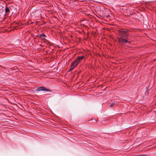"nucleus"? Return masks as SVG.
Returning a JSON list of instances; mask_svg holds the SVG:
<instances>
[{"label": "nucleus", "instance_id": "nucleus-1", "mask_svg": "<svg viewBox=\"0 0 156 156\" xmlns=\"http://www.w3.org/2000/svg\"><path fill=\"white\" fill-rule=\"evenodd\" d=\"M118 34L119 37H118V39L119 42L122 44H126L127 42L130 43L127 39L124 38H127L128 39V37L129 35V33L127 30L122 29L118 30Z\"/></svg>", "mask_w": 156, "mask_h": 156}, {"label": "nucleus", "instance_id": "nucleus-2", "mask_svg": "<svg viewBox=\"0 0 156 156\" xmlns=\"http://www.w3.org/2000/svg\"><path fill=\"white\" fill-rule=\"evenodd\" d=\"M84 58L85 56H84L78 57L74 62H73L72 64V65L74 67H76L77 66L80 62L82 61Z\"/></svg>", "mask_w": 156, "mask_h": 156}, {"label": "nucleus", "instance_id": "nucleus-3", "mask_svg": "<svg viewBox=\"0 0 156 156\" xmlns=\"http://www.w3.org/2000/svg\"><path fill=\"white\" fill-rule=\"evenodd\" d=\"M47 91L49 92H51V91L49 89H47L44 87H39L37 88L36 90V91L37 92L40 91Z\"/></svg>", "mask_w": 156, "mask_h": 156}, {"label": "nucleus", "instance_id": "nucleus-4", "mask_svg": "<svg viewBox=\"0 0 156 156\" xmlns=\"http://www.w3.org/2000/svg\"><path fill=\"white\" fill-rule=\"evenodd\" d=\"M39 37L41 38L42 40H45V37H46V36L44 34H41L39 35Z\"/></svg>", "mask_w": 156, "mask_h": 156}, {"label": "nucleus", "instance_id": "nucleus-5", "mask_svg": "<svg viewBox=\"0 0 156 156\" xmlns=\"http://www.w3.org/2000/svg\"><path fill=\"white\" fill-rule=\"evenodd\" d=\"M9 7H6L5 9V12L7 15H8L9 12H10V9Z\"/></svg>", "mask_w": 156, "mask_h": 156}, {"label": "nucleus", "instance_id": "nucleus-6", "mask_svg": "<svg viewBox=\"0 0 156 156\" xmlns=\"http://www.w3.org/2000/svg\"><path fill=\"white\" fill-rule=\"evenodd\" d=\"M75 67H74L72 65H71L70 69L69 70V71H71Z\"/></svg>", "mask_w": 156, "mask_h": 156}, {"label": "nucleus", "instance_id": "nucleus-7", "mask_svg": "<svg viewBox=\"0 0 156 156\" xmlns=\"http://www.w3.org/2000/svg\"><path fill=\"white\" fill-rule=\"evenodd\" d=\"M115 104V103L114 102H113L112 103L110 106V107H112L114 106Z\"/></svg>", "mask_w": 156, "mask_h": 156}, {"label": "nucleus", "instance_id": "nucleus-8", "mask_svg": "<svg viewBox=\"0 0 156 156\" xmlns=\"http://www.w3.org/2000/svg\"><path fill=\"white\" fill-rule=\"evenodd\" d=\"M43 40L44 41H43L44 43H47L48 42V41L45 39V40Z\"/></svg>", "mask_w": 156, "mask_h": 156}, {"label": "nucleus", "instance_id": "nucleus-9", "mask_svg": "<svg viewBox=\"0 0 156 156\" xmlns=\"http://www.w3.org/2000/svg\"><path fill=\"white\" fill-rule=\"evenodd\" d=\"M139 156H144V155H140Z\"/></svg>", "mask_w": 156, "mask_h": 156}]
</instances>
